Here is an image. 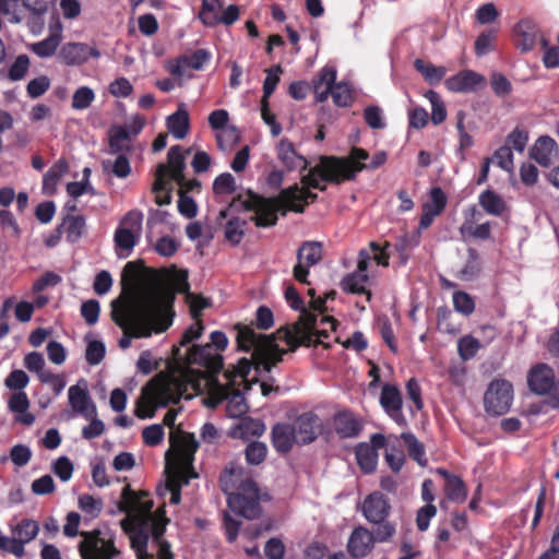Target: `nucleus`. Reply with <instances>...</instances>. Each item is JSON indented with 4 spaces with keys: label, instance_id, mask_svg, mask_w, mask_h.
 <instances>
[{
    "label": "nucleus",
    "instance_id": "63",
    "mask_svg": "<svg viewBox=\"0 0 559 559\" xmlns=\"http://www.w3.org/2000/svg\"><path fill=\"white\" fill-rule=\"evenodd\" d=\"M385 448L386 450L384 459L386 464L394 473L400 472L405 463V454L403 450L399 449L395 445L388 444Z\"/></svg>",
    "mask_w": 559,
    "mask_h": 559
},
{
    "label": "nucleus",
    "instance_id": "17",
    "mask_svg": "<svg viewBox=\"0 0 559 559\" xmlns=\"http://www.w3.org/2000/svg\"><path fill=\"white\" fill-rule=\"evenodd\" d=\"M379 402L388 417L399 427L406 428L408 426L407 418L403 413L402 393L396 385L383 384Z\"/></svg>",
    "mask_w": 559,
    "mask_h": 559
},
{
    "label": "nucleus",
    "instance_id": "61",
    "mask_svg": "<svg viewBox=\"0 0 559 559\" xmlns=\"http://www.w3.org/2000/svg\"><path fill=\"white\" fill-rule=\"evenodd\" d=\"M106 354V346L102 341H90L85 350V359L91 366L102 362Z\"/></svg>",
    "mask_w": 559,
    "mask_h": 559
},
{
    "label": "nucleus",
    "instance_id": "53",
    "mask_svg": "<svg viewBox=\"0 0 559 559\" xmlns=\"http://www.w3.org/2000/svg\"><path fill=\"white\" fill-rule=\"evenodd\" d=\"M454 310L463 316H469L475 310V301L473 297L465 292H455L453 294Z\"/></svg>",
    "mask_w": 559,
    "mask_h": 559
},
{
    "label": "nucleus",
    "instance_id": "40",
    "mask_svg": "<svg viewBox=\"0 0 559 559\" xmlns=\"http://www.w3.org/2000/svg\"><path fill=\"white\" fill-rule=\"evenodd\" d=\"M265 431V424L259 418L243 417L235 427L234 436L241 439L260 437Z\"/></svg>",
    "mask_w": 559,
    "mask_h": 559
},
{
    "label": "nucleus",
    "instance_id": "51",
    "mask_svg": "<svg viewBox=\"0 0 559 559\" xmlns=\"http://www.w3.org/2000/svg\"><path fill=\"white\" fill-rule=\"evenodd\" d=\"M246 224V221L239 217L230 218L225 226V238L233 245H238L245 235Z\"/></svg>",
    "mask_w": 559,
    "mask_h": 559
},
{
    "label": "nucleus",
    "instance_id": "64",
    "mask_svg": "<svg viewBox=\"0 0 559 559\" xmlns=\"http://www.w3.org/2000/svg\"><path fill=\"white\" fill-rule=\"evenodd\" d=\"M364 118H365L366 123L371 129H383L385 127V120L383 117V112L379 106H376V105L367 106L364 110Z\"/></svg>",
    "mask_w": 559,
    "mask_h": 559
},
{
    "label": "nucleus",
    "instance_id": "14",
    "mask_svg": "<svg viewBox=\"0 0 559 559\" xmlns=\"http://www.w3.org/2000/svg\"><path fill=\"white\" fill-rule=\"evenodd\" d=\"M80 552L83 559H123L115 543L103 537L99 532L84 535Z\"/></svg>",
    "mask_w": 559,
    "mask_h": 559
},
{
    "label": "nucleus",
    "instance_id": "21",
    "mask_svg": "<svg viewBox=\"0 0 559 559\" xmlns=\"http://www.w3.org/2000/svg\"><path fill=\"white\" fill-rule=\"evenodd\" d=\"M485 83V76L473 70H462L444 82L447 88L454 93H473L481 88Z\"/></svg>",
    "mask_w": 559,
    "mask_h": 559
},
{
    "label": "nucleus",
    "instance_id": "57",
    "mask_svg": "<svg viewBox=\"0 0 559 559\" xmlns=\"http://www.w3.org/2000/svg\"><path fill=\"white\" fill-rule=\"evenodd\" d=\"M527 142H528V132L521 127H516L507 136L506 145H509L511 151L514 150L519 153H523L526 147Z\"/></svg>",
    "mask_w": 559,
    "mask_h": 559
},
{
    "label": "nucleus",
    "instance_id": "30",
    "mask_svg": "<svg viewBox=\"0 0 559 559\" xmlns=\"http://www.w3.org/2000/svg\"><path fill=\"white\" fill-rule=\"evenodd\" d=\"M530 155L540 166L549 167L557 156V143L548 135L539 136L531 148Z\"/></svg>",
    "mask_w": 559,
    "mask_h": 559
},
{
    "label": "nucleus",
    "instance_id": "34",
    "mask_svg": "<svg viewBox=\"0 0 559 559\" xmlns=\"http://www.w3.org/2000/svg\"><path fill=\"white\" fill-rule=\"evenodd\" d=\"M514 33L521 38L519 46L522 51H530L534 48L538 35L536 24L533 20H521L514 27Z\"/></svg>",
    "mask_w": 559,
    "mask_h": 559
},
{
    "label": "nucleus",
    "instance_id": "58",
    "mask_svg": "<svg viewBox=\"0 0 559 559\" xmlns=\"http://www.w3.org/2000/svg\"><path fill=\"white\" fill-rule=\"evenodd\" d=\"M210 60L211 52L206 49H197L191 55L181 56V61L186 62V66L193 70H201Z\"/></svg>",
    "mask_w": 559,
    "mask_h": 559
},
{
    "label": "nucleus",
    "instance_id": "7",
    "mask_svg": "<svg viewBox=\"0 0 559 559\" xmlns=\"http://www.w3.org/2000/svg\"><path fill=\"white\" fill-rule=\"evenodd\" d=\"M143 218L141 211L131 210L120 219L114 234L118 258L126 259L132 253L142 235Z\"/></svg>",
    "mask_w": 559,
    "mask_h": 559
},
{
    "label": "nucleus",
    "instance_id": "48",
    "mask_svg": "<svg viewBox=\"0 0 559 559\" xmlns=\"http://www.w3.org/2000/svg\"><path fill=\"white\" fill-rule=\"evenodd\" d=\"M426 97L431 104V121L438 126L447 119V109L439 94L432 90L426 93Z\"/></svg>",
    "mask_w": 559,
    "mask_h": 559
},
{
    "label": "nucleus",
    "instance_id": "37",
    "mask_svg": "<svg viewBox=\"0 0 559 559\" xmlns=\"http://www.w3.org/2000/svg\"><path fill=\"white\" fill-rule=\"evenodd\" d=\"M401 439L403 440L408 456L414 460L419 466L427 465L426 457V449L423 442H420L417 437L411 432L405 431L401 433Z\"/></svg>",
    "mask_w": 559,
    "mask_h": 559
},
{
    "label": "nucleus",
    "instance_id": "38",
    "mask_svg": "<svg viewBox=\"0 0 559 559\" xmlns=\"http://www.w3.org/2000/svg\"><path fill=\"white\" fill-rule=\"evenodd\" d=\"M69 165L66 159L57 160L44 175L43 178V192L45 194H52L58 186L61 177L68 171Z\"/></svg>",
    "mask_w": 559,
    "mask_h": 559
},
{
    "label": "nucleus",
    "instance_id": "2",
    "mask_svg": "<svg viewBox=\"0 0 559 559\" xmlns=\"http://www.w3.org/2000/svg\"><path fill=\"white\" fill-rule=\"evenodd\" d=\"M174 455L166 454L167 484L164 489H181L191 485V479L199 478L193 467L194 454L199 442L192 433L181 432L178 437L170 438Z\"/></svg>",
    "mask_w": 559,
    "mask_h": 559
},
{
    "label": "nucleus",
    "instance_id": "31",
    "mask_svg": "<svg viewBox=\"0 0 559 559\" xmlns=\"http://www.w3.org/2000/svg\"><path fill=\"white\" fill-rule=\"evenodd\" d=\"M272 444L280 453H287L297 443L294 428L290 424L277 423L272 428Z\"/></svg>",
    "mask_w": 559,
    "mask_h": 559
},
{
    "label": "nucleus",
    "instance_id": "10",
    "mask_svg": "<svg viewBox=\"0 0 559 559\" xmlns=\"http://www.w3.org/2000/svg\"><path fill=\"white\" fill-rule=\"evenodd\" d=\"M173 356L177 360H183L187 365H197L210 373H218L223 368V356L213 345H193L187 354H182L180 346H173Z\"/></svg>",
    "mask_w": 559,
    "mask_h": 559
},
{
    "label": "nucleus",
    "instance_id": "12",
    "mask_svg": "<svg viewBox=\"0 0 559 559\" xmlns=\"http://www.w3.org/2000/svg\"><path fill=\"white\" fill-rule=\"evenodd\" d=\"M168 166L159 164L156 169V178L153 185V191L159 192L166 190V178L176 181L182 186L185 176L183 170L186 168L185 155L180 145H174L169 148L167 154Z\"/></svg>",
    "mask_w": 559,
    "mask_h": 559
},
{
    "label": "nucleus",
    "instance_id": "49",
    "mask_svg": "<svg viewBox=\"0 0 559 559\" xmlns=\"http://www.w3.org/2000/svg\"><path fill=\"white\" fill-rule=\"evenodd\" d=\"M468 259L465 266L461 270V276L463 280L471 281L477 277L481 271V264L479 261V254L476 249L469 248L467 250Z\"/></svg>",
    "mask_w": 559,
    "mask_h": 559
},
{
    "label": "nucleus",
    "instance_id": "50",
    "mask_svg": "<svg viewBox=\"0 0 559 559\" xmlns=\"http://www.w3.org/2000/svg\"><path fill=\"white\" fill-rule=\"evenodd\" d=\"M95 100V93L88 86H80L72 96V108L75 110L87 109Z\"/></svg>",
    "mask_w": 559,
    "mask_h": 559
},
{
    "label": "nucleus",
    "instance_id": "5",
    "mask_svg": "<svg viewBox=\"0 0 559 559\" xmlns=\"http://www.w3.org/2000/svg\"><path fill=\"white\" fill-rule=\"evenodd\" d=\"M285 299L289 307L294 310L300 311V317L290 328L280 331L283 334V340L295 350L298 346L310 347L316 343L319 336L328 337V333L319 332L316 330L318 316L307 311L304 307V300L294 286H288L284 293Z\"/></svg>",
    "mask_w": 559,
    "mask_h": 559
},
{
    "label": "nucleus",
    "instance_id": "43",
    "mask_svg": "<svg viewBox=\"0 0 559 559\" xmlns=\"http://www.w3.org/2000/svg\"><path fill=\"white\" fill-rule=\"evenodd\" d=\"M423 500L427 503L417 511L416 524L420 532L428 530L430 520L437 514V508L431 504L432 491H423Z\"/></svg>",
    "mask_w": 559,
    "mask_h": 559
},
{
    "label": "nucleus",
    "instance_id": "41",
    "mask_svg": "<svg viewBox=\"0 0 559 559\" xmlns=\"http://www.w3.org/2000/svg\"><path fill=\"white\" fill-rule=\"evenodd\" d=\"M414 68L430 85L440 83L447 73V69L444 67L427 63L423 59H415Z\"/></svg>",
    "mask_w": 559,
    "mask_h": 559
},
{
    "label": "nucleus",
    "instance_id": "54",
    "mask_svg": "<svg viewBox=\"0 0 559 559\" xmlns=\"http://www.w3.org/2000/svg\"><path fill=\"white\" fill-rule=\"evenodd\" d=\"M282 73V68L280 64L273 66L266 70V76L263 82V103H267V98L275 91L278 82L280 74Z\"/></svg>",
    "mask_w": 559,
    "mask_h": 559
},
{
    "label": "nucleus",
    "instance_id": "19",
    "mask_svg": "<svg viewBox=\"0 0 559 559\" xmlns=\"http://www.w3.org/2000/svg\"><path fill=\"white\" fill-rule=\"evenodd\" d=\"M311 167L308 171V174L302 176V183L306 186V188H299L297 185L289 187L287 189H282L278 194V201L280 204H284L287 206L288 211H293L296 213H302L305 210V206L302 204H299L298 202H308L314 201L317 199V194L311 192L308 188H313L308 182L305 181V178L310 174Z\"/></svg>",
    "mask_w": 559,
    "mask_h": 559
},
{
    "label": "nucleus",
    "instance_id": "15",
    "mask_svg": "<svg viewBox=\"0 0 559 559\" xmlns=\"http://www.w3.org/2000/svg\"><path fill=\"white\" fill-rule=\"evenodd\" d=\"M386 447V438L382 433H374L370 442H360L355 448L357 464L362 473L371 474L377 469L379 453L378 450Z\"/></svg>",
    "mask_w": 559,
    "mask_h": 559
},
{
    "label": "nucleus",
    "instance_id": "33",
    "mask_svg": "<svg viewBox=\"0 0 559 559\" xmlns=\"http://www.w3.org/2000/svg\"><path fill=\"white\" fill-rule=\"evenodd\" d=\"M62 39V27L59 24L56 31H52L48 37L29 46V49L39 58L52 57Z\"/></svg>",
    "mask_w": 559,
    "mask_h": 559
},
{
    "label": "nucleus",
    "instance_id": "3",
    "mask_svg": "<svg viewBox=\"0 0 559 559\" xmlns=\"http://www.w3.org/2000/svg\"><path fill=\"white\" fill-rule=\"evenodd\" d=\"M385 160L386 153L384 151L377 152L368 164L356 167H353L346 158L321 156L319 163L313 166L310 174L305 178V181L312 186L313 189L324 191L326 189L325 182L338 185L342 181L352 180L362 169H377Z\"/></svg>",
    "mask_w": 559,
    "mask_h": 559
},
{
    "label": "nucleus",
    "instance_id": "56",
    "mask_svg": "<svg viewBox=\"0 0 559 559\" xmlns=\"http://www.w3.org/2000/svg\"><path fill=\"white\" fill-rule=\"evenodd\" d=\"M29 69L27 55H19L8 70V78L15 82L22 80Z\"/></svg>",
    "mask_w": 559,
    "mask_h": 559
},
{
    "label": "nucleus",
    "instance_id": "8",
    "mask_svg": "<svg viewBox=\"0 0 559 559\" xmlns=\"http://www.w3.org/2000/svg\"><path fill=\"white\" fill-rule=\"evenodd\" d=\"M527 385L536 395H548L549 405L559 408V381L549 365L539 362L533 366L527 373Z\"/></svg>",
    "mask_w": 559,
    "mask_h": 559
},
{
    "label": "nucleus",
    "instance_id": "25",
    "mask_svg": "<svg viewBox=\"0 0 559 559\" xmlns=\"http://www.w3.org/2000/svg\"><path fill=\"white\" fill-rule=\"evenodd\" d=\"M219 392L216 396L211 399L210 406L215 407L222 401L226 400V412L231 418H238L247 413L248 405L242 393L239 391L229 393V389L219 386Z\"/></svg>",
    "mask_w": 559,
    "mask_h": 559
},
{
    "label": "nucleus",
    "instance_id": "22",
    "mask_svg": "<svg viewBox=\"0 0 559 559\" xmlns=\"http://www.w3.org/2000/svg\"><path fill=\"white\" fill-rule=\"evenodd\" d=\"M275 150L277 159L288 171H304L308 168L307 158L296 151L293 142L287 138L282 139Z\"/></svg>",
    "mask_w": 559,
    "mask_h": 559
},
{
    "label": "nucleus",
    "instance_id": "59",
    "mask_svg": "<svg viewBox=\"0 0 559 559\" xmlns=\"http://www.w3.org/2000/svg\"><path fill=\"white\" fill-rule=\"evenodd\" d=\"M333 103L340 107H348L353 103L352 90L346 83H337L332 88Z\"/></svg>",
    "mask_w": 559,
    "mask_h": 559
},
{
    "label": "nucleus",
    "instance_id": "20",
    "mask_svg": "<svg viewBox=\"0 0 559 559\" xmlns=\"http://www.w3.org/2000/svg\"><path fill=\"white\" fill-rule=\"evenodd\" d=\"M102 56L96 46L85 43H67L59 51V59L67 66H81L90 58L98 59Z\"/></svg>",
    "mask_w": 559,
    "mask_h": 559
},
{
    "label": "nucleus",
    "instance_id": "24",
    "mask_svg": "<svg viewBox=\"0 0 559 559\" xmlns=\"http://www.w3.org/2000/svg\"><path fill=\"white\" fill-rule=\"evenodd\" d=\"M390 508L382 491H372L364 501L362 513L369 522L380 523L389 515Z\"/></svg>",
    "mask_w": 559,
    "mask_h": 559
},
{
    "label": "nucleus",
    "instance_id": "27",
    "mask_svg": "<svg viewBox=\"0 0 559 559\" xmlns=\"http://www.w3.org/2000/svg\"><path fill=\"white\" fill-rule=\"evenodd\" d=\"M373 544V534L367 528L359 526L352 532L347 543V550L353 557L362 558L371 551Z\"/></svg>",
    "mask_w": 559,
    "mask_h": 559
},
{
    "label": "nucleus",
    "instance_id": "6",
    "mask_svg": "<svg viewBox=\"0 0 559 559\" xmlns=\"http://www.w3.org/2000/svg\"><path fill=\"white\" fill-rule=\"evenodd\" d=\"M237 343L239 349L250 352L253 349V359L257 367H263L265 371H271L272 367L283 360L286 353L280 349L274 338L258 334L252 328L247 325H238Z\"/></svg>",
    "mask_w": 559,
    "mask_h": 559
},
{
    "label": "nucleus",
    "instance_id": "9",
    "mask_svg": "<svg viewBox=\"0 0 559 559\" xmlns=\"http://www.w3.org/2000/svg\"><path fill=\"white\" fill-rule=\"evenodd\" d=\"M143 397L146 406H138L135 409V416L140 419L153 418L157 408L179 401V396L173 392L168 383L155 381H151L143 389Z\"/></svg>",
    "mask_w": 559,
    "mask_h": 559
},
{
    "label": "nucleus",
    "instance_id": "52",
    "mask_svg": "<svg viewBox=\"0 0 559 559\" xmlns=\"http://www.w3.org/2000/svg\"><path fill=\"white\" fill-rule=\"evenodd\" d=\"M79 507L86 518L95 519L102 511L103 502L100 499L85 493L79 498Z\"/></svg>",
    "mask_w": 559,
    "mask_h": 559
},
{
    "label": "nucleus",
    "instance_id": "18",
    "mask_svg": "<svg viewBox=\"0 0 559 559\" xmlns=\"http://www.w3.org/2000/svg\"><path fill=\"white\" fill-rule=\"evenodd\" d=\"M68 400L72 411L84 418H90L97 414L96 405L90 395L85 379H80L76 384L69 388Z\"/></svg>",
    "mask_w": 559,
    "mask_h": 559
},
{
    "label": "nucleus",
    "instance_id": "13",
    "mask_svg": "<svg viewBox=\"0 0 559 559\" xmlns=\"http://www.w3.org/2000/svg\"><path fill=\"white\" fill-rule=\"evenodd\" d=\"M126 516L120 521V525L128 534L131 548L134 550L138 559H153L147 551L148 532L145 523L139 520L135 512H124Z\"/></svg>",
    "mask_w": 559,
    "mask_h": 559
},
{
    "label": "nucleus",
    "instance_id": "26",
    "mask_svg": "<svg viewBox=\"0 0 559 559\" xmlns=\"http://www.w3.org/2000/svg\"><path fill=\"white\" fill-rule=\"evenodd\" d=\"M277 212H282L283 215L288 212L286 205L280 204L278 195L274 199L262 200L259 203L253 221L258 227L274 226L277 223Z\"/></svg>",
    "mask_w": 559,
    "mask_h": 559
},
{
    "label": "nucleus",
    "instance_id": "16",
    "mask_svg": "<svg viewBox=\"0 0 559 559\" xmlns=\"http://www.w3.org/2000/svg\"><path fill=\"white\" fill-rule=\"evenodd\" d=\"M227 504L236 515L248 520L259 518L261 514L260 491H227Z\"/></svg>",
    "mask_w": 559,
    "mask_h": 559
},
{
    "label": "nucleus",
    "instance_id": "47",
    "mask_svg": "<svg viewBox=\"0 0 559 559\" xmlns=\"http://www.w3.org/2000/svg\"><path fill=\"white\" fill-rule=\"evenodd\" d=\"M480 347V342L472 335H465L457 342V352L461 359L464 361L474 358Z\"/></svg>",
    "mask_w": 559,
    "mask_h": 559
},
{
    "label": "nucleus",
    "instance_id": "35",
    "mask_svg": "<svg viewBox=\"0 0 559 559\" xmlns=\"http://www.w3.org/2000/svg\"><path fill=\"white\" fill-rule=\"evenodd\" d=\"M334 425L336 433L343 439L356 438L362 429L360 421L348 414L337 415Z\"/></svg>",
    "mask_w": 559,
    "mask_h": 559
},
{
    "label": "nucleus",
    "instance_id": "23",
    "mask_svg": "<svg viewBox=\"0 0 559 559\" xmlns=\"http://www.w3.org/2000/svg\"><path fill=\"white\" fill-rule=\"evenodd\" d=\"M319 417L311 412L304 413L300 416H298L294 424H290L292 427L294 428L297 443L309 444L313 442L319 435Z\"/></svg>",
    "mask_w": 559,
    "mask_h": 559
},
{
    "label": "nucleus",
    "instance_id": "46",
    "mask_svg": "<svg viewBox=\"0 0 559 559\" xmlns=\"http://www.w3.org/2000/svg\"><path fill=\"white\" fill-rule=\"evenodd\" d=\"M109 146L112 153H121L130 150V133L123 127L115 128L109 136Z\"/></svg>",
    "mask_w": 559,
    "mask_h": 559
},
{
    "label": "nucleus",
    "instance_id": "55",
    "mask_svg": "<svg viewBox=\"0 0 559 559\" xmlns=\"http://www.w3.org/2000/svg\"><path fill=\"white\" fill-rule=\"evenodd\" d=\"M267 454V448L263 442L252 441L245 451L246 460L251 465L261 464Z\"/></svg>",
    "mask_w": 559,
    "mask_h": 559
},
{
    "label": "nucleus",
    "instance_id": "42",
    "mask_svg": "<svg viewBox=\"0 0 559 559\" xmlns=\"http://www.w3.org/2000/svg\"><path fill=\"white\" fill-rule=\"evenodd\" d=\"M39 532V525L37 522L33 520H22L12 528L13 537L22 544L24 547L25 544L32 542Z\"/></svg>",
    "mask_w": 559,
    "mask_h": 559
},
{
    "label": "nucleus",
    "instance_id": "29",
    "mask_svg": "<svg viewBox=\"0 0 559 559\" xmlns=\"http://www.w3.org/2000/svg\"><path fill=\"white\" fill-rule=\"evenodd\" d=\"M243 476V467L237 463L230 462L226 465L224 471L219 476V480L222 485L225 487L224 489H228V487H236V489H258L255 483L249 478H242Z\"/></svg>",
    "mask_w": 559,
    "mask_h": 559
},
{
    "label": "nucleus",
    "instance_id": "1",
    "mask_svg": "<svg viewBox=\"0 0 559 559\" xmlns=\"http://www.w3.org/2000/svg\"><path fill=\"white\" fill-rule=\"evenodd\" d=\"M175 293L168 288L153 290L145 301L135 306L129 300L111 302V319L122 330L119 347L127 349L132 338H146L159 334L173 324Z\"/></svg>",
    "mask_w": 559,
    "mask_h": 559
},
{
    "label": "nucleus",
    "instance_id": "36",
    "mask_svg": "<svg viewBox=\"0 0 559 559\" xmlns=\"http://www.w3.org/2000/svg\"><path fill=\"white\" fill-rule=\"evenodd\" d=\"M369 282V276L367 273L361 272H352L345 275L341 282V287L344 292L350 294H366L368 299L371 297V293L367 289V283Z\"/></svg>",
    "mask_w": 559,
    "mask_h": 559
},
{
    "label": "nucleus",
    "instance_id": "44",
    "mask_svg": "<svg viewBox=\"0 0 559 559\" xmlns=\"http://www.w3.org/2000/svg\"><path fill=\"white\" fill-rule=\"evenodd\" d=\"M322 258V248L320 242L306 241L298 249L297 260L307 264V266L316 265Z\"/></svg>",
    "mask_w": 559,
    "mask_h": 559
},
{
    "label": "nucleus",
    "instance_id": "39",
    "mask_svg": "<svg viewBox=\"0 0 559 559\" xmlns=\"http://www.w3.org/2000/svg\"><path fill=\"white\" fill-rule=\"evenodd\" d=\"M478 203L489 215L501 216L506 211L504 200L497 192L490 189H487L479 194Z\"/></svg>",
    "mask_w": 559,
    "mask_h": 559
},
{
    "label": "nucleus",
    "instance_id": "4",
    "mask_svg": "<svg viewBox=\"0 0 559 559\" xmlns=\"http://www.w3.org/2000/svg\"><path fill=\"white\" fill-rule=\"evenodd\" d=\"M150 491H121L118 509L121 512H135L139 520L145 523L148 536L157 545V559H174L170 544L163 538L166 520L156 519L152 514L153 501Z\"/></svg>",
    "mask_w": 559,
    "mask_h": 559
},
{
    "label": "nucleus",
    "instance_id": "62",
    "mask_svg": "<svg viewBox=\"0 0 559 559\" xmlns=\"http://www.w3.org/2000/svg\"><path fill=\"white\" fill-rule=\"evenodd\" d=\"M215 194H231L236 191V181L231 174L223 173L213 182Z\"/></svg>",
    "mask_w": 559,
    "mask_h": 559
},
{
    "label": "nucleus",
    "instance_id": "45",
    "mask_svg": "<svg viewBox=\"0 0 559 559\" xmlns=\"http://www.w3.org/2000/svg\"><path fill=\"white\" fill-rule=\"evenodd\" d=\"M66 225L67 240L74 243L81 239L84 234L86 222L84 216H67L62 226Z\"/></svg>",
    "mask_w": 559,
    "mask_h": 559
},
{
    "label": "nucleus",
    "instance_id": "60",
    "mask_svg": "<svg viewBox=\"0 0 559 559\" xmlns=\"http://www.w3.org/2000/svg\"><path fill=\"white\" fill-rule=\"evenodd\" d=\"M492 160L504 171L511 173L514 167L513 153L509 145H502L495 151Z\"/></svg>",
    "mask_w": 559,
    "mask_h": 559
},
{
    "label": "nucleus",
    "instance_id": "32",
    "mask_svg": "<svg viewBox=\"0 0 559 559\" xmlns=\"http://www.w3.org/2000/svg\"><path fill=\"white\" fill-rule=\"evenodd\" d=\"M168 131L177 139L182 140L187 136L190 128L189 114L185 105H179L176 112L168 116L167 121Z\"/></svg>",
    "mask_w": 559,
    "mask_h": 559
},
{
    "label": "nucleus",
    "instance_id": "11",
    "mask_svg": "<svg viewBox=\"0 0 559 559\" xmlns=\"http://www.w3.org/2000/svg\"><path fill=\"white\" fill-rule=\"evenodd\" d=\"M513 401V385L504 379L492 380L484 395L485 411L493 416L506 414Z\"/></svg>",
    "mask_w": 559,
    "mask_h": 559
},
{
    "label": "nucleus",
    "instance_id": "28",
    "mask_svg": "<svg viewBox=\"0 0 559 559\" xmlns=\"http://www.w3.org/2000/svg\"><path fill=\"white\" fill-rule=\"evenodd\" d=\"M8 407L14 414V420L24 426H32L35 421V416L28 412L29 400L24 391L13 393L9 401Z\"/></svg>",
    "mask_w": 559,
    "mask_h": 559
}]
</instances>
